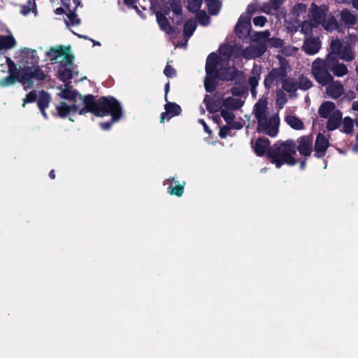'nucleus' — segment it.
Wrapping results in <instances>:
<instances>
[{
    "label": "nucleus",
    "instance_id": "obj_15",
    "mask_svg": "<svg viewBox=\"0 0 358 358\" xmlns=\"http://www.w3.org/2000/svg\"><path fill=\"white\" fill-rule=\"evenodd\" d=\"M164 185H169L168 192L170 194L181 196L184 192L185 182H183L182 184H180L178 180H175L173 178H169L164 181Z\"/></svg>",
    "mask_w": 358,
    "mask_h": 358
},
{
    "label": "nucleus",
    "instance_id": "obj_33",
    "mask_svg": "<svg viewBox=\"0 0 358 358\" xmlns=\"http://www.w3.org/2000/svg\"><path fill=\"white\" fill-rule=\"evenodd\" d=\"M208 10L212 15H216L220 9V2L217 0H206Z\"/></svg>",
    "mask_w": 358,
    "mask_h": 358
},
{
    "label": "nucleus",
    "instance_id": "obj_59",
    "mask_svg": "<svg viewBox=\"0 0 358 358\" xmlns=\"http://www.w3.org/2000/svg\"><path fill=\"white\" fill-rule=\"evenodd\" d=\"M50 177L52 178V179H54L55 178V175L54 173V171H51L50 174H49Z\"/></svg>",
    "mask_w": 358,
    "mask_h": 358
},
{
    "label": "nucleus",
    "instance_id": "obj_45",
    "mask_svg": "<svg viewBox=\"0 0 358 358\" xmlns=\"http://www.w3.org/2000/svg\"><path fill=\"white\" fill-rule=\"evenodd\" d=\"M197 19L203 25H207L209 23L210 18L205 13H199L197 15Z\"/></svg>",
    "mask_w": 358,
    "mask_h": 358
},
{
    "label": "nucleus",
    "instance_id": "obj_2",
    "mask_svg": "<svg viewBox=\"0 0 358 358\" xmlns=\"http://www.w3.org/2000/svg\"><path fill=\"white\" fill-rule=\"evenodd\" d=\"M231 52V48L225 46L220 49L219 57L215 53H211L208 57L204 81L206 91L212 92L215 89V78H216L221 80H231L234 78L236 71L234 64H230Z\"/></svg>",
    "mask_w": 358,
    "mask_h": 358
},
{
    "label": "nucleus",
    "instance_id": "obj_64",
    "mask_svg": "<svg viewBox=\"0 0 358 358\" xmlns=\"http://www.w3.org/2000/svg\"><path fill=\"white\" fill-rule=\"evenodd\" d=\"M357 90H358V84H357Z\"/></svg>",
    "mask_w": 358,
    "mask_h": 358
},
{
    "label": "nucleus",
    "instance_id": "obj_9",
    "mask_svg": "<svg viewBox=\"0 0 358 358\" xmlns=\"http://www.w3.org/2000/svg\"><path fill=\"white\" fill-rule=\"evenodd\" d=\"M331 52L329 54H334V57L339 55L342 59L345 61H352L355 58V55L352 50L350 44H341L338 40L331 41Z\"/></svg>",
    "mask_w": 358,
    "mask_h": 358
},
{
    "label": "nucleus",
    "instance_id": "obj_50",
    "mask_svg": "<svg viewBox=\"0 0 358 358\" xmlns=\"http://www.w3.org/2000/svg\"><path fill=\"white\" fill-rule=\"evenodd\" d=\"M125 4H127L129 6H131L135 9H138L137 6H134L135 0H124Z\"/></svg>",
    "mask_w": 358,
    "mask_h": 358
},
{
    "label": "nucleus",
    "instance_id": "obj_8",
    "mask_svg": "<svg viewBox=\"0 0 358 358\" xmlns=\"http://www.w3.org/2000/svg\"><path fill=\"white\" fill-rule=\"evenodd\" d=\"M327 69V59L324 61L318 58L312 64V73L316 81L322 85H327L333 80Z\"/></svg>",
    "mask_w": 358,
    "mask_h": 358
},
{
    "label": "nucleus",
    "instance_id": "obj_19",
    "mask_svg": "<svg viewBox=\"0 0 358 358\" xmlns=\"http://www.w3.org/2000/svg\"><path fill=\"white\" fill-rule=\"evenodd\" d=\"M320 49V41L318 38H308L305 40L303 50L308 55H315Z\"/></svg>",
    "mask_w": 358,
    "mask_h": 358
},
{
    "label": "nucleus",
    "instance_id": "obj_32",
    "mask_svg": "<svg viewBox=\"0 0 358 358\" xmlns=\"http://www.w3.org/2000/svg\"><path fill=\"white\" fill-rule=\"evenodd\" d=\"M342 21L346 24L350 26L355 23V16L348 10H343L341 14Z\"/></svg>",
    "mask_w": 358,
    "mask_h": 358
},
{
    "label": "nucleus",
    "instance_id": "obj_51",
    "mask_svg": "<svg viewBox=\"0 0 358 358\" xmlns=\"http://www.w3.org/2000/svg\"><path fill=\"white\" fill-rule=\"evenodd\" d=\"M199 122L203 125L205 131L210 134L211 131L209 129L208 127L207 126L206 123L204 122V120H200Z\"/></svg>",
    "mask_w": 358,
    "mask_h": 358
},
{
    "label": "nucleus",
    "instance_id": "obj_18",
    "mask_svg": "<svg viewBox=\"0 0 358 358\" xmlns=\"http://www.w3.org/2000/svg\"><path fill=\"white\" fill-rule=\"evenodd\" d=\"M328 147V140L324 135L319 134L315 141V156L317 157H323Z\"/></svg>",
    "mask_w": 358,
    "mask_h": 358
},
{
    "label": "nucleus",
    "instance_id": "obj_61",
    "mask_svg": "<svg viewBox=\"0 0 358 358\" xmlns=\"http://www.w3.org/2000/svg\"><path fill=\"white\" fill-rule=\"evenodd\" d=\"M304 167H305V162H302L301 163V169H304Z\"/></svg>",
    "mask_w": 358,
    "mask_h": 358
},
{
    "label": "nucleus",
    "instance_id": "obj_30",
    "mask_svg": "<svg viewBox=\"0 0 358 358\" xmlns=\"http://www.w3.org/2000/svg\"><path fill=\"white\" fill-rule=\"evenodd\" d=\"M306 10V6L302 3H299L294 7L292 15L296 23L299 21V17L303 15Z\"/></svg>",
    "mask_w": 358,
    "mask_h": 358
},
{
    "label": "nucleus",
    "instance_id": "obj_21",
    "mask_svg": "<svg viewBox=\"0 0 358 358\" xmlns=\"http://www.w3.org/2000/svg\"><path fill=\"white\" fill-rule=\"evenodd\" d=\"M269 35L268 31L258 32L255 35V39L258 41L267 40V45L272 47L279 48L282 46V41L280 39L275 38H268Z\"/></svg>",
    "mask_w": 358,
    "mask_h": 358
},
{
    "label": "nucleus",
    "instance_id": "obj_11",
    "mask_svg": "<svg viewBox=\"0 0 358 358\" xmlns=\"http://www.w3.org/2000/svg\"><path fill=\"white\" fill-rule=\"evenodd\" d=\"M250 15L249 13H244L240 16L236 26V34L239 38H245L250 34Z\"/></svg>",
    "mask_w": 358,
    "mask_h": 358
},
{
    "label": "nucleus",
    "instance_id": "obj_46",
    "mask_svg": "<svg viewBox=\"0 0 358 358\" xmlns=\"http://www.w3.org/2000/svg\"><path fill=\"white\" fill-rule=\"evenodd\" d=\"M171 9L175 14L179 15L181 13L182 11L181 4L180 3V2L174 1L171 4Z\"/></svg>",
    "mask_w": 358,
    "mask_h": 358
},
{
    "label": "nucleus",
    "instance_id": "obj_62",
    "mask_svg": "<svg viewBox=\"0 0 358 358\" xmlns=\"http://www.w3.org/2000/svg\"><path fill=\"white\" fill-rule=\"evenodd\" d=\"M297 27H298V25H294V24H293V28L296 29V28H297Z\"/></svg>",
    "mask_w": 358,
    "mask_h": 358
},
{
    "label": "nucleus",
    "instance_id": "obj_60",
    "mask_svg": "<svg viewBox=\"0 0 358 358\" xmlns=\"http://www.w3.org/2000/svg\"><path fill=\"white\" fill-rule=\"evenodd\" d=\"M93 42L94 45H100V42L91 40Z\"/></svg>",
    "mask_w": 358,
    "mask_h": 358
},
{
    "label": "nucleus",
    "instance_id": "obj_35",
    "mask_svg": "<svg viewBox=\"0 0 358 358\" xmlns=\"http://www.w3.org/2000/svg\"><path fill=\"white\" fill-rule=\"evenodd\" d=\"M196 24L194 20H189L184 27V35L186 37H190L196 29Z\"/></svg>",
    "mask_w": 358,
    "mask_h": 358
},
{
    "label": "nucleus",
    "instance_id": "obj_12",
    "mask_svg": "<svg viewBox=\"0 0 358 358\" xmlns=\"http://www.w3.org/2000/svg\"><path fill=\"white\" fill-rule=\"evenodd\" d=\"M327 66L336 76L341 77L348 73L346 66L338 63L337 58L334 56V54H329L327 57Z\"/></svg>",
    "mask_w": 358,
    "mask_h": 358
},
{
    "label": "nucleus",
    "instance_id": "obj_29",
    "mask_svg": "<svg viewBox=\"0 0 358 358\" xmlns=\"http://www.w3.org/2000/svg\"><path fill=\"white\" fill-rule=\"evenodd\" d=\"M49 101H50V98H49L48 94H44V93L42 94L41 96L40 97V99L38 101V108H40L43 115L45 117H47V114L45 111V109L48 106Z\"/></svg>",
    "mask_w": 358,
    "mask_h": 358
},
{
    "label": "nucleus",
    "instance_id": "obj_3",
    "mask_svg": "<svg viewBox=\"0 0 358 358\" xmlns=\"http://www.w3.org/2000/svg\"><path fill=\"white\" fill-rule=\"evenodd\" d=\"M15 59L22 69L18 72V80L25 90L30 89L33 85V79L43 80L45 74L38 66H26L27 64H35L38 62L36 50L29 48H20L15 52Z\"/></svg>",
    "mask_w": 358,
    "mask_h": 358
},
{
    "label": "nucleus",
    "instance_id": "obj_63",
    "mask_svg": "<svg viewBox=\"0 0 358 358\" xmlns=\"http://www.w3.org/2000/svg\"><path fill=\"white\" fill-rule=\"evenodd\" d=\"M357 141L358 142V133H357Z\"/></svg>",
    "mask_w": 358,
    "mask_h": 358
},
{
    "label": "nucleus",
    "instance_id": "obj_49",
    "mask_svg": "<svg viewBox=\"0 0 358 358\" xmlns=\"http://www.w3.org/2000/svg\"><path fill=\"white\" fill-rule=\"evenodd\" d=\"M286 102V97L285 94L282 92H279L277 94V103L281 106L284 105Z\"/></svg>",
    "mask_w": 358,
    "mask_h": 358
},
{
    "label": "nucleus",
    "instance_id": "obj_56",
    "mask_svg": "<svg viewBox=\"0 0 358 358\" xmlns=\"http://www.w3.org/2000/svg\"><path fill=\"white\" fill-rule=\"evenodd\" d=\"M64 12V9L62 8H58L55 10V13L57 15H60Z\"/></svg>",
    "mask_w": 358,
    "mask_h": 358
},
{
    "label": "nucleus",
    "instance_id": "obj_17",
    "mask_svg": "<svg viewBox=\"0 0 358 358\" xmlns=\"http://www.w3.org/2000/svg\"><path fill=\"white\" fill-rule=\"evenodd\" d=\"M298 150L301 155L309 156L312 152L313 139L310 136H304L298 139Z\"/></svg>",
    "mask_w": 358,
    "mask_h": 358
},
{
    "label": "nucleus",
    "instance_id": "obj_13",
    "mask_svg": "<svg viewBox=\"0 0 358 358\" xmlns=\"http://www.w3.org/2000/svg\"><path fill=\"white\" fill-rule=\"evenodd\" d=\"M6 64L8 65V71L10 73V75L9 76H8L7 78H5L0 80V85L1 87L10 86L16 82V80H17L19 81L18 77H17L18 74L16 76H15L13 75V73L15 72V71L17 69L16 64L10 58H9L8 57H6Z\"/></svg>",
    "mask_w": 358,
    "mask_h": 358
},
{
    "label": "nucleus",
    "instance_id": "obj_43",
    "mask_svg": "<svg viewBox=\"0 0 358 358\" xmlns=\"http://www.w3.org/2000/svg\"><path fill=\"white\" fill-rule=\"evenodd\" d=\"M29 5L31 7H29V8H27V7L24 6L22 9V13L24 15H28L31 11H32L33 13H34V14L36 15V5H35V2L33 1V2H31V1H29Z\"/></svg>",
    "mask_w": 358,
    "mask_h": 358
},
{
    "label": "nucleus",
    "instance_id": "obj_36",
    "mask_svg": "<svg viewBox=\"0 0 358 358\" xmlns=\"http://www.w3.org/2000/svg\"><path fill=\"white\" fill-rule=\"evenodd\" d=\"M278 78V71L276 69L273 70L266 78L264 80V85L266 87H271L275 81H277Z\"/></svg>",
    "mask_w": 358,
    "mask_h": 358
},
{
    "label": "nucleus",
    "instance_id": "obj_24",
    "mask_svg": "<svg viewBox=\"0 0 358 358\" xmlns=\"http://www.w3.org/2000/svg\"><path fill=\"white\" fill-rule=\"evenodd\" d=\"M243 103L244 101L241 98L232 96L224 100L222 105L226 109L236 110L241 108Z\"/></svg>",
    "mask_w": 358,
    "mask_h": 358
},
{
    "label": "nucleus",
    "instance_id": "obj_14",
    "mask_svg": "<svg viewBox=\"0 0 358 358\" xmlns=\"http://www.w3.org/2000/svg\"><path fill=\"white\" fill-rule=\"evenodd\" d=\"M266 50V45L257 43L247 48L243 52V56L246 59H252L262 55Z\"/></svg>",
    "mask_w": 358,
    "mask_h": 358
},
{
    "label": "nucleus",
    "instance_id": "obj_1",
    "mask_svg": "<svg viewBox=\"0 0 358 358\" xmlns=\"http://www.w3.org/2000/svg\"><path fill=\"white\" fill-rule=\"evenodd\" d=\"M61 96L66 99V101L61 102L57 106V110L60 117H65L72 112L78 110V103L84 104V107L79 110V114L83 115L86 112H91L94 115L99 117H104L108 115L112 116V121L105 123H101V127L104 129H108L113 122L120 120L122 115V108L120 103L113 97H101L98 101H95L92 96H87L84 98L76 92L64 90L61 92Z\"/></svg>",
    "mask_w": 358,
    "mask_h": 358
},
{
    "label": "nucleus",
    "instance_id": "obj_7",
    "mask_svg": "<svg viewBox=\"0 0 358 358\" xmlns=\"http://www.w3.org/2000/svg\"><path fill=\"white\" fill-rule=\"evenodd\" d=\"M328 9L327 6H322L317 7L315 4L313 3L310 7V17L311 21L306 20L301 25V31L305 34L308 35L313 32L315 29L320 24L324 15L327 13Z\"/></svg>",
    "mask_w": 358,
    "mask_h": 358
},
{
    "label": "nucleus",
    "instance_id": "obj_39",
    "mask_svg": "<svg viewBox=\"0 0 358 358\" xmlns=\"http://www.w3.org/2000/svg\"><path fill=\"white\" fill-rule=\"evenodd\" d=\"M343 127L344 132L352 133L353 129V121L351 118L345 117L343 120Z\"/></svg>",
    "mask_w": 358,
    "mask_h": 358
},
{
    "label": "nucleus",
    "instance_id": "obj_25",
    "mask_svg": "<svg viewBox=\"0 0 358 358\" xmlns=\"http://www.w3.org/2000/svg\"><path fill=\"white\" fill-rule=\"evenodd\" d=\"M157 20L161 29L165 31L167 34H171L176 32V31L170 26L166 17L163 15L157 13Z\"/></svg>",
    "mask_w": 358,
    "mask_h": 358
},
{
    "label": "nucleus",
    "instance_id": "obj_58",
    "mask_svg": "<svg viewBox=\"0 0 358 358\" xmlns=\"http://www.w3.org/2000/svg\"><path fill=\"white\" fill-rule=\"evenodd\" d=\"M352 150L355 152H358V142L357 141V144L354 145V147L352 148Z\"/></svg>",
    "mask_w": 358,
    "mask_h": 358
},
{
    "label": "nucleus",
    "instance_id": "obj_42",
    "mask_svg": "<svg viewBox=\"0 0 358 358\" xmlns=\"http://www.w3.org/2000/svg\"><path fill=\"white\" fill-rule=\"evenodd\" d=\"M259 80V76H251L249 79V83L252 87L251 92L254 96H255V94H256L255 88L258 85Z\"/></svg>",
    "mask_w": 358,
    "mask_h": 358
},
{
    "label": "nucleus",
    "instance_id": "obj_5",
    "mask_svg": "<svg viewBox=\"0 0 358 358\" xmlns=\"http://www.w3.org/2000/svg\"><path fill=\"white\" fill-rule=\"evenodd\" d=\"M46 55L52 63L59 62L58 73L62 81L71 78L73 57L69 48L55 46L50 48Z\"/></svg>",
    "mask_w": 358,
    "mask_h": 358
},
{
    "label": "nucleus",
    "instance_id": "obj_28",
    "mask_svg": "<svg viewBox=\"0 0 358 358\" xmlns=\"http://www.w3.org/2000/svg\"><path fill=\"white\" fill-rule=\"evenodd\" d=\"M269 146V142L266 139L259 138L256 141L255 145V152L261 156L264 155Z\"/></svg>",
    "mask_w": 358,
    "mask_h": 358
},
{
    "label": "nucleus",
    "instance_id": "obj_31",
    "mask_svg": "<svg viewBox=\"0 0 358 358\" xmlns=\"http://www.w3.org/2000/svg\"><path fill=\"white\" fill-rule=\"evenodd\" d=\"M326 15H327V13L324 15L323 19L322 20V22L320 23V24H322L323 27L326 30H327V31H332V30L335 29L337 27L336 21L332 17H330L327 20H325Z\"/></svg>",
    "mask_w": 358,
    "mask_h": 358
},
{
    "label": "nucleus",
    "instance_id": "obj_55",
    "mask_svg": "<svg viewBox=\"0 0 358 358\" xmlns=\"http://www.w3.org/2000/svg\"><path fill=\"white\" fill-rule=\"evenodd\" d=\"M352 4L355 8L358 9V0H353Z\"/></svg>",
    "mask_w": 358,
    "mask_h": 358
},
{
    "label": "nucleus",
    "instance_id": "obj_44",
    "mask_svg": "<svg viewBox=\"0 0 358 358\" xmlns=\"http://www.w3.org/2000/svg\"><path fill=\"white\" fill-rule=\"evenodd\" d=\"M36 99V94L34 92H29L23 100L22 106L25 107V105L28 103H32Z\"/></svg>",
    "mask_w": 358,
    "mask_h": 358
},
{
    "label": "nucleus",
    "instance_id": "obj_6",
    "mask_svg": "<svg viewBox=\"0 0 358 358\" xmlns=\"http://www.w3.org/2000/svg\"><path fill=\"white\" fill-rule=\"evenodd\" d=\"M295 147L293 141H286L284 143L275 144L268 152V156L277 168H280L285 164L292 166L296 163L294 157L296 154Z\"/></svg>",
    "mask_w": 358,
    "mask_h": 358
},
{
    "label": "nucleus",
    "instance_id": "obj_37",
    "mask_svg": "<svg viewBox=\"0 0 358 358\" xmlns=\"http://www.w3.org/2000/svg\"><path fill=\"white\" fill-rule=\"evenodd\" d=\"M312 86V83L306 77L301 76L297 82V87L306 90Z\"/></svg>",
    "mask_w": 358,
    "mask_h": 358
},
{
    "label": "nucleus",
    "instance_id": "obj_16",
    "mask_svg": "<svg viewBox=\"0 0 358 358\" xmlns=\"http://www.w3.org/2000/svg\"><path fill=\"white\" fill-rule=\"evenodd\" d=\"M166 112L162 113L160 118V122L162 123L165 119L169 120L171 117L178 115L181 112V108L179 105L167 101L164 106Z\"/></svg>",
    "mask_w": 358,
    "mask_h": 358
},
{
    "label": "nucleus",
    "instance_id": "obj_34",
    "mask_svg": "<svg viewBox=\"0 0 358 358\" xmlns=\"http://www.w3.org/2000/svg\"><path fill=\"white\" fill-rule=\"evenodd\" d=\"M283 89L287 92H294L297 90V83L293 79H286L282 84Z\"/></svg>",
    "mask_w": 358,
    "mask_h": 358
},
{
    "label": "nucleus",
    "instance_id": "obj_57",
    "mask_svg": "<svg viewBox=\"0 0 358 358\" xmlns=\"http://www.w3.org/2000/svg\"><path fill=\"white\" fill-rule=\"evenodd\" d=\"M352 109L355 110H358V101H355L352 103Z\"/></svg>",
    "mask_w": 358,
    "mask_h": 358
},
{
    "label": "nucleus",
    "instance_id": "obj_52",
    "mask_svg": "<svg viewBox=\"0 0 358 358\" xmlns=\"http://www.w3.org/2000/svg\"><path fill=\"white\" fill-rule=\"evenodd\" d=\"M282 3V0H274L273 2H272V6L274 8H278L280 5Z\"/></svg>",
    "mask_w": 358,
    "mask_h": 358
},
{
    "label": "nucleus",
    "instance_id": "obj_40",
    "mask_svg": "<svg viewBox=\"0 0 358 358\" xmlns=\"http://www.w3.org/2000/svg\"><path fill=\"white\" fill-rule=\"evenodd\" d=\"M202 0H188V8L192 12H196L201 6Z\"/></svg>",
    "mask_w": 358,
    "mask_h": 358
},
{
    "label": "nucleus",
    "instance_id": "obj_10",
    "mask_svg": "<svg viewBox=\"0 0 358 358\" xmlns=\"http://www.w3.org/2000/svg\"><path fill=\"white\" fill-rule=\"evenodd\" d=\"M64 6L66 7V15L67 19L66 23L67 26L76 25L80 23L79 19L77 17L74 11L80 5V0H62Z\"/></svg>",
    "mask_w": 358,
    "mask_h": 358
},
{
    "label": "nucleus",
    "instance_id": "obj_23",
    "mask_svg": "<svg viewBox=\"0 0 358 358\" xmlns=\"http://www.w3.org/2000/svg\"><path fill=\"white\" fill-rule=\"evenodd\" d=\"M16 44V40L11 34L0 36V52L12 49L15 47Z\"/></svg>",
    "mask_w": 358,
    "mask_h": 358
},
{
    "label": "nucleus",
    "instance_id": "obj_22",
    "mask_svg": "<svg viewBox=\"0 0 358 358\" xmlns=\"http://www.w3.org/2000/svg\"><path fill=\"white\" fill-rule=\"evenodd\" d=\"M336 112H340V110L336 109L335 104L331 101L324 102L319 109L320 115L325 118L329 117Z\"/></svg>",
    "mask_w": 358,
    "mask_h": 358
},
{
    "label": "nucleus",
    "instance_id": "obj_48",
    "mask_svg": "<svg viewBox=\"0 0 358 358\" xmlns=\"http://www.w3.org/2000/svg\"><path fill=\"white\" fill-rule=\"evenodd\" d=\"M164 74L170 78L173 77L176 75V71L173 68H172L170 65H166V68L164 69Z\"/></svg>",
    "mask_w": 358,
    "mask_h": 358
},
{
    "label": "nucleus",
    "instance_id": "obj_54",
    "mask_svg": "<svg viewBox=\"0 0 358 358\" xmlns=\"http://www.w3.org/2000/svg\"><path fill=\"white\" fill-rule=\"evenodd\" d=\"M170 85L169 83H167L165 85V100L167 101V94L169 91Z\"/></svg>",
    "mask_w": 358,
    "mask_h": 358
},
{
    "label": "nucleus",
    "instance_id": "obj_38",
    "mask_svg": "<svg viewBox=\"0 0 358 358\" xmlns=\"http://www.w3.org/2000/svg\"><path fill=\"white\" fill-rule=\"evenodd\" d=\"M207 109L210 113H214L218 110L220 108V104H214L211 102V98L209 96H206L203 101Z\"/></svg>",
    "mask_w": 358,
    "mask_h": 358
},
{
    "label": "nucleus",
    "instance_id": "obj_4",
    "mask_svg": "<svg viewBox=\"0 0 358 358\" xmlns=\"http://www.w3.org/2000/svg\"><path fill=\"white\" fill-rule=\"evenodd\" d=\"M253 113L258 121V132L275 136L278 130L279 118L276 114L269 112L266 98L259 99L254 106Z\"/></svg>",
    "mask_w": 358,
    "mask_h": 358
},
{
    "label": "nucleus",
    "instance_id": "obj_41",
    "mask_svg": "<svg viewBox=\"0 0 358 358\" xmlns=\"http://www.w3.org/2000/svg\"><path fill=\"white\" fill-rule=\"evenodd\" d=\"M221 115L228 124L231 123L234 119V115L233 113L226 109L222 110Z\"/></svg>",
    "mask_w": 358,
    "mask_h": 358
},
{
    "label": "nucleus",
    "instance_id": "obj_27",
    "mask_svg": "<svg viewBox=\"0 0 358 358\" xmlns=\"http://www.w3.org/2000/svg\"><path fill=\"white\" fill-rule=\"evenodd\" d=\"M285 121L294 129L300 130L303 128V123L296 116L292 115H287Z\"/></svg>",
    "mask_w": 358,
    "mask_h": 358
},
{
    "label": "nucleus",
    "instance_id": "obj_26",
    "mask_svg": "<svg viewBox=\"0 0 358 358\" xmlns=\"http://www.w3.org/2000/svg\"><path fill=\"white\" fill-rule=\"evenodd\" d=\"M342 118V114L341 112H336L334 115H331L329 117L327 123V129L329 130H334L338 127Z\"/></svg>",
    "mask_w": 358,
    "mask_h": 358
},
{
    "label": "nucleus",
    "instance_id": "obj_20",
    "mask_svg": "<svg viewBox=\"0 0 358 358\" xmlns=\"http://www.w3.org/2000/svg\"><path fill=\"white\" fill-rule=\"evenodd\" d=\"M327 85V94L331 98L336 99L343 93V87L341 83L338 81H331Z\"/></svg>",
    "mask_w": 358,
    "mask_h": 358
},
{
    "label": "nucleus",
    "instance_id": "obj_47",
    "mask_svg": "<svg viewBox=\"0 0 358 358\" xmlns=\"http://www.w3.org/2000/svg\"><path fill=\"white\" fill-rule=\"evenodd\" d=\"M266 21V19L264 16L256 17L253 19L255 25L263 27Z\"/></svg>",
    "mask_w": 358,
    "mask_h": 358
},
{
    "label": "nucleus",
    "instance_id": "obj_53",
    "mask_svg": "<svg viewBox=\"0 0 358 358\" xmlns=\"http://www.w3.org/2000/svg\"><path fill=\"white\" fill-rule=\"evenodd\" d=\"M220 136L222 138H225L227 136V129L222 128L220 131Z\"/></svg>",
    "mask_w": 358,
    "mask_h": 358
}]
</instances>
